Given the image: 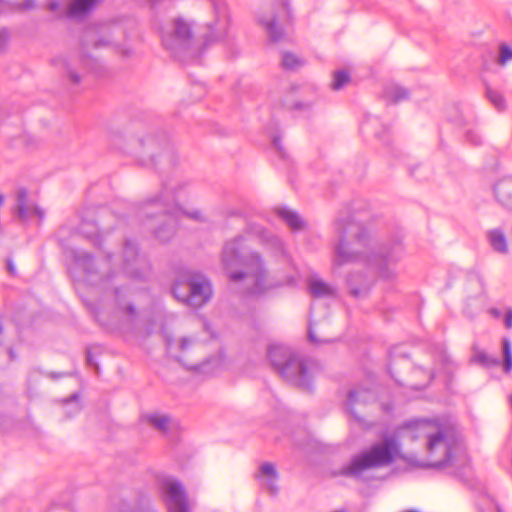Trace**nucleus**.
Wrapping results in <instances>:
<instances>
[{
	"label": "nucleus",
	"mask_w": 512,
	"mask_h": 512,
	"mask_svg": "<svg viewBox=\"0 0 512 512\" xmlns=\"http://www.w3.org/2000/svg\"><path fill=\"white\" fill-rule=\"evenodd\" d=\"M4 203V197L3 195L0 194V207L3 205Z\"/></svg>",
	"instance_id": "52"
},
{
	"label": "nucleus",
	"mask_w": 512,
	"mask_h": 512,
	"mask_svg": "<svg viewBox=\"0 0 512 512\" xmlns=\"http://www.w3.org/2000/svg\"><path fill=\"white\" fill-rule=\"evenodd\" d=\"M512 61V47L506 43H501L498 53V64L501 66L506 65Z\"/></svg>",
	"instance_id": "36"
},
{
	"label": "nucleus",
	"mask_w": 512,
	"mask_h": 512,
	"mask_svg": "<svg viewBox=\"0 0 512 512\" xmlns=\"http://www.w3.org/2000/svg\"><path fill=\"white\" fill-rule=\"evenodd\" d=\"M275 213L293 232H298L306 226V222L301 216L287 206L277 207Z\"/></svg>",
	"instance_id": "18"
},
{
	"label": "nucleus",
	"mask_w": 512,
	"mask_h": 512,
	"mask_svg": "<svg viewBox=\"0 0 512 512\" xmlns=\"http://www.w3.org/2000/svg\"><path fill=\"white\" fill-rule=\"evenodd\" d=\"M247 238L239 235L225 243L221 261L229 281L244 294L260 296L270 290L295 285L292 275L276 278L269 274L260 253L250 250Z\"/></svg>",
	"instance_id": "5"
},
{
	"label": "nucleus",
	"mask_w": 512,
	"mask_h": 512,
	"mask_svg": "<svg viewBox=\"0 0 512 512\" xmlns=\"http://www.w3.org/2000/svg\"><path fill=\"white\" fill-rule=\"evenodd\" d=\"M204 328L205 330L211 335L212 338L215 337V334L214 332L211 330V326L207 323L204 324Z\"/></svg>",
	"instance_id": "48"
},
{
	"label": "nucleus",
	"mask_w": 512,
	"mask_h": 512,
	"mask_svg": "<svg viewBox=\"0 0 512 512\" xmlns=\"http://www.w3.org/2000/svg\"><path fill=\"white\" fill-rule=\"evenodd\" d=\"M165 340L168 354L198 374L212 376L220 372L226 365L222 351H219L217 355L211 356L201 363L188 365L185 362L184 357L194 349L198 348L200 346L199 343L195 339L189 337H182L179 340H174L166 334Z\"/></svg>",
	"instance_id": "9"
},
{
	"label": "nucleus",
	"mask_w": 512,
	"mask_h": 512,
	"mask_svg": "<svg viewBox=\"0 0 512 512\" xmlns=\"http://www.w3.org/2000/svg\"><path fill=\"white\" fill-rule=\"evenodd\" d=\"M213 9L214 19L206 24L204 43L194 37L191 25L183 18H176L169 28L161 32L163 47L181 62H197L203 52V45L223 40L230 27V15L224 0H208Z\"/></svg>",
	"instance_id": "6"
},
{
	"label": "nucleus",
	"mask_w": 512,
	"mask_h": 512,
	"mask_svg": "<svg viewBox=\"0 0 512 512\" xmlns=\"http://www.w3.org/2000/svg\"><path fill=\"white\" fill-rule=\"evenodd\" d=\"M281 106L284 107L285 109L299 112L303 116H308L313 110L312 102L295 101L290 99V96H287L282 101Z\"/></svg>",
	"instance_id": "28"
},
{
	"label": "nucleus",
	"mask_w": 512,
	"mask_h": 512,
	"mask_svg": "<svg viewBox=\"0 0 512 512\" xmlns=\"http://www.w3.org/2000/svg\"><path fill=\"white\" fill-rule=\"evenodd\" d=\"M504 325L506 328H512V308H508L506 310V314L504 317Z\"/></svg>",
	"instance_id": "43"
},
{
	"label": "nucleus",
	"mask_w": 512,
	"mask_h": 512,
	"mask_svg": "<svg viewBox=\"0 0 512 512\" xmlns=\"http://www.w3.org/2000/svg\"><path fill=\"white\" fill-rule=\"evenodd\" d=\"M486 97L498 111H503L505 109V99L499 91L492 88H487Z\"/></svg>",
	"instance_id": "34"
},
{
	"label": "nucleus",
	"mask_w": 512,
	"mask_h": 512,
	"mask_svg": "<svg viewBox=\"0 0 512 512\" xmlns=\"http://www.w3.org/2000/svg\"><path fill=\"white\" fill-rule=\"evenodd\" d=\"M316 333H317L316 324L313 322V320H311L309 323V329H308L309 341L314 344L330 343L332 341L329 338H318Z\"/></svg>",
	"instance_id": "37"
},
{
	"label": "nucleus",
	"mask_w": 512,
	"mask_h": 512,
	"mask_svg": "<svg viewBox=\"0 0 512 512\" xmlns=\"http://www.w3.org/2000/svg\"><path fill=\"white\" fill-rule=\"evenodd\" d=\"M472 361L479 363L486 368L496 367L500 364L499 358L491 356L480 349L474 350Z\"/></svg>",
	"instance_id": "29"
},
{
	"label": "nucleus",
	"mask_w": 512,
	"mask_h": 512,
	"mask_svg": "<svg viewBox=\"0 0 512 512\" xmlns=\"http://www.w3.org/2000/svg\"><path fill=\"white\" fill-rule=\"evenodd\" d=\"M265 132L271 140V148L274 153L281 159H286L287 154L281 144V136L278 121L275 116L272 117L270 122L265 127Z\"/></svg>",
	"instance_id": "19"
},
{
	"label": "nucleus",
	"mask_w": 512,
	"mask_h": 512,
	"mask_svg": "<svg viewBox=\"0 0 512 512\" xmlns=\"http://www.w3.org/2000/svg\"><path fill=\"white\" fill-rule=\"evenodd\" d=\"M54 62L55 65H61L65 69L69 80L73 84H78L80 82L81 76L76 71L74 61L72 59L56 58Z\"/></svg>",
	"instance_id": "30"
},
{
	"label": "nucleus",
	"mask_w": 512,
	"mask_h": 512,
	"mask_svg": "<svg viewBox=\"0 0 512 512\" xmlns=\"http://www.w3.org/2000/svg\"><path fill=\"white\" fill-rule=\"evenodd\" d=\"M488 241L495 252L505 254L508 251L507 240L501 229H493L487 233Z\"/></svg>",
	"instance_id": "24"
},
{
	"label": "nucleus",
	"mask_w": 512,
	"mask_h": 512,
	"mask_svg": "<svg viewBox=\"0 0 512 512\" xmlns=\"http://www.w3.org/2000/svg\"><path fill=\"white\" fill-rule=\"evenodd\" d=\"M59 6H60L59 2H58V1H55V0L50 1V2L48 3V9H49L50 11H52V12L57 11V10H58V8H59Z\"/></svg>",
	"instance_id": "45"
},
{
	"label": "nucleus",
	"mask_w": 512,
	"mask_h": 512,
	"mask_svg": "<svg viewBox=\"0 0 512 512\" xmlns=\"http://www.w3.org/2000/svg\"><path fill=\"white\" fill-rule=\"evenodd\" d=\"M255 478L259 486L270 495H276L278 493L279 475L274 464L270 462L260 464L255 473Z\"/></svg>",
	"instance_id": "15"
},
{
	"label": "nucleus",
	"mask_w": 512,
	"mask_h": 512,
	"mask_svg": "<svg viewBox=\"0 0 512 512\" xmlns=\"http://www.w3.org/2000/svg\"><path fill=\"white\" fill-rule=\"evenodd\" d=\"M11 424H14V420L10 417L4 416L1 418L0 426L3 430H8L9 426Z\"/></svg>",
	"instance_id": "44"
},
{
	"label": "nucleus",
	"mask_w": 512,
	"mask_h": 512,
	"mask_svg": "<svg viewBox=\"0 0 512 512\" xmlns=\"http://www.w3.org/2000/svg\"><path fill=\"white\" fill-rule=\"evenodd\" d=\"M270 42L277 43L286 38L285 24L290 20L288 0H281L276 7H266L256 15Z\"/></svg>",
	"instance_id": "10"
},
{
	"label": "nucleus",
	"mask_w": 512,
	"mask_h": 512,
	"mask_svg": "<svg viewBox=\"0 0 512 512\" xmlns=\"http://www.w3.org/2000/svg\"><path fill=\"white\" fill-rule=\"evenodd\" d=\"M433 376H434V374L431 373L428 375V378L431 379Z\"/></svg>",
	"instance_id": "56"
},
{
	"label": "nucleus",
	"mask_w": 512,
	"mask_h": 512,
	"mask_svg": "<svg viewBox=\"0 0 512 512\" xmlns=\"http://www.w3.org/2000/svg\"><path fill=\"white\" fill-rule=\"evenodd\" d=\"M63 374H59V373H51L50 374V377H52L53 379H57L59 377H61Z\"/></svg>",
	"instance_id": "50"
},
{
	"label": "nucleus",
	"mask_w": 512,
	"mask_h": 512,
	"mask_svg": "<svg viewBox=\"0 0 512 512\" xmlns=\"http://www.w3.org/2000/svg\"><path fill=\"white\" fill-rule=\"evenodd\" d=\"M398 436L424 444L427 458L422 467L447 470L450 474L464 479L469 469V457L464 444L448 435L447 428L438 419H415L400 425L396 434L385 435L367 450L354 456L341 468L340 474L360 478L362 473L373 468L392 464L401 453Z\"/></svg>",
	"instance_id": "2"
},
{
	"label": "nucleus",
	"mask_w": 512,
	"mask_h": 512,
	"mask_svg": "<svg viewBox=\"0 0 512 512\" xmlns=\"http://www.w3.org/2000/svg\"><path fill=\"white\" fill-rule=\"evenodd\" d=\"M98 32L96 27H90L84 32L81 43V55L78 59V63L83 69L95 73L97 72L98 61L87 52L90 43H92L95 48L107 47L111 44L109 39L98 36Z\"/></svg>",
	"instance_id": "12"
},
{
	"label": "nucleus",
	"mask_w": 512,
	"mask_h": 512,
	"mask_svg": "<svg viewBox=\"0 0 512 512\" xmlns=\"http://www.w3.org/2000/svg\"><path fill=\"white\" fill-rule=\"evenodd\" d=\"M170 417L162 413H151L143 416L142 421L158 431L165 432L170 424Z\"/></svg>",
	"instance_id": "27"
},
{
	"label": "nucleus",
	"mask_w": 512,
	"mask_h": 512,
	"mask_svg": "<svg viewBox=\"0 0 512 512\" xmlns=\"http://www.w3.org/2000/svg\"><path fill=\"white\" fill-rule=\"evenodd\" d=\"M120 512H156L155 510L151 509L150 507L148 508H145V509H142V510H138V511H132L130 510L129 508H124L122 509Z\"/></svg>",
	"instance_id": "46"
},
{
	"label": "nucleus",
	"mask_w": 512,
	"mask_h": 512,
	"mask_svg": "<svg viewBox=\"0 0 512 512\" xmlns=\"http://www.w3.org/2000/svg\"><path fill=\"white\" fill-rule=\"evenodd\" d=\"M7 269L11 274L15 273V266L13 265L12 261H7Z\"/></svg>",
	"instance_id": "47"
},
{
	"label": "nucleus",
	"mask_w": 512,
	"mask_h": 512,
	"mask_svg": "<svg viewBox=\"0 0 512 512\" xmlns=\"http://www.w3.org/2000/svg\"><path fill=\"white\" fill-rule=\"evenodd\" d=\"M333 265L363 266L347 276L350 294L356 298L365 294L375 276L392 280L397 275L396 264L402 256L400 241L380 244L372 233L350 211L341 212L334 222Z\"/></svg>",
	"instance_id": "3"
},
{
	"label": "nucleus",
	"mask_w": 512,
	"mask_h": 512,
	"mask_svg": "<svg viewBox=\"0 0 512 512\" xmlns=\"http://www.w3.org/2000/svg\"><path fill=\"white\" fill-rule=\"evenodd\" d=\"M267 358L275 371L288 383L310 390L313 374L309 362L287 345L271 343Z\"/></svg>",
	"instance_id": "7"
},
{
	"label": "nucleus",
	"mask_w": 512,
	"mask_h": 512,
	"mask_svg": "<svg viewBox=\"0 0 512 512\" xmlns=\"http://www.w3.org/2000/svg\"><path fill=\"white\" fill-rule=\"evenodd\" d=\"M309 292L314 297H327L335 294V288L320 279H313L309 283Z\"/></svg>",
	"instance_id": "26"
},
{
	"label": "nucleus",
	"mask_w": 512,
	"mask_h": 512,
	"mask_svg": "<svg viewBox=\"0 0 512 512\" xmlns=\"http://www.w3.org/2000/svg\"><path fill=\"white\" fill-rule=\"evenodd\" d=\"M413 387H414L415 389H421V388H423V387H424V385H423V386H413Z\"/></svg>",
	"instance_id": "54"
},
{
	"label": "nucleus",
	"mask_w": 512,
	"mask_h": 512,
	"mask_svg": "<svg viewBox=\"0 0 512 512\" xmlns=\"http://www.w3.org/2000/svg\"><path fill=\"white\" fill-rule=\"evenodd\" d=\"M194 196L190 182H163L161 190L141 204L123 203L126 212L116 213L117 227L138 224L150 230L160 242H168L175 235L182 216L196 222H207V217L201 210H187L182 207L183 203Z\"/></svg>",
	"instance_id": "4"
},
{
	"label": "nucleus",
	"mask_w": 512,
	"mask_h": 512,
	"mask_svg": "<svg viewBox=\"0 0 512 512\" xmlns=\"http://www.w3.org/2000/svg\"><path fill=\"white\" fill-rule=\"evenodd\" d=\"M466 140L473 145H480L482 143V137L478 131L469 129L465 133Z\"/></svg>",
	"instance_id": "38"
},
{
	"label": "nucleus",
	"mask_w": 512,
	"mask_h": 512,
	"mask_svg": "<svg viewBox=\"0 0 512 512\" xmlns=\"http://www.w3.org/2000/svg\"><path fill=\"white\" fill-rule=\"evenodd\" d=\"M86 363L90 368H94L96 373H99V365L96 362L91 349H87L86 351Z\"/></svg>",
	"instance_id": "40"
},
{
	"label": "nucleus",
	"mask_w": 512,
	"mask_h": 512,
	"mask_svg": "<svg viewBox=\"0 0 512 512\" xmlns=\"http://www.w3.org/2000/svg\"><path fill=\"white\" fill-rule=\"evenodd\" d=\"M509 400H510V405L512 406V395L510 396Z\"/></svg>",
	"instance_id": "57"
},
{
	"label": "nucleus",
	"mask_w": 512,
	"mask_h": 512,
	"mask_svg": "<svg viewBox=\"0 0 512 512\" xmlns=\"http://www.w3.org/2000/svg\"><path fill=\"white\" fill-rule=\"evenodd\" d=\"M398 350H399V347H395V348H393L392 350H390V352H389L390 362H393V361H394V359H395L396 355H402L403 357H406V354H405V353L398 352ZM391 364H392V363H390V366H389V368H388V371H389V373H390L391 377H392V378H394V375H393V372H392V369H391Z\"/></svg>",
	"instance_id": "42"
},
{
	"label": "nucleus",
	"mask_w": 512,
	"mask_h": 512,
	"mask_svg": "<svg viewBox=\"0 0 512 512\" xmlns=\"http://www.w3.org/2000/svg\"><path fill=\"white\" fill-rule=\"evenodd\" d=\"M361 133L364 135H374L382 139L388 131V126L384 124L377 116L367 115L360 126Z\"/></svg>",
	"instance_id": "20"
},
{
	"label": "nucleus",
	"mask_w": 512,
	"mask_h": 512,
	"mask_svg": "<svg viewBox=\"0 0 512 512\" xmlns=\"http://www.w3.org/2000/svg\"><path fill=\"white\" fill-rule=\"evenodd\" d=\"M374 393L370 390L358 389L350 390L346 399V410L355 418H359L356 412V406L361 403H368L374 400Z\"/></svg>",
	"instance_id": "16"
},
{
	"label": "nucleus",
	"mask_w": 512,
	"mask_h": 512,
	"mask_svg": "<svg viewBox=\"0 0 512 512\" xmlns=\"http://www.w3.org/2000/svg\"><path fill=\"white\" fill-rule=\"evenodd\" d=\"M14 213L22 221L37 219L38 222H41L44 218V211L28 197L27 191L24 188L18 189L16 193Z\"/></svg>",
	"instance_id": "14"
},
{
	"label": "nucleus",
	"mask_w": 512,
	"mask_h": 512,
	"mask_svg": "<svg viewBox=\"0 0 512 512\" xmlns=\"http://www.w3.org/2000/svg\"><path fill=\"white\" fill-rule=\"evenodd\" d=\"M9 357H10L11 360H13L15 358L14 352H13L12 349H9Z\"/></svg>",
	"instance_id": "51"
},
{
	"label": "nucleus",
	"mask_w": 512,
	"mask_h": 512,
	"mask_svg": "<svg viewBox=\"0 0 512 512\" xmlns=\"http://www.w3.org/2000/svg\"><path fill=\"white\" fill-rule=\"evenodd\" d=\"M2 331H3V326H2V324L0 323V334L2 333Z\"/></svg>",
	"instance_id": "55"
},
{
	"label": "nucleus",
	"mask_w": 512,
	"mask_h": 512,
	"mask_svg": "<svg viewBox=\"0 0 512 512\" xmlns=\"http://www.w3.org/2000/svg\"><path fill=\"white\" fill-rule=\"evenodd\" d=\"M246 234L251 237H256L259 241L266 245L276 256L286 258L287 252L283 241L276 235L266 230L263 226L257 223H248L246 226Z\"/></svg>",
	"instance_id": "13"
},
{
	"label": "nucleus",
	"mask_w": 512,
	"mask_h": 512,
	"mask_svg": "<svg viewBox=\"0 0 512 512\" xmlns=\"http://www.w3.org/2000/svg\"><path fill=\"white\" fill-rule=\"evenodd\" d=\"M281 64L286 70H297L305 64V60L294 53L283 52Z\"/></svg>",
	"instance_id": "31"
},
{
	"label": "nucleus",
	"mask_w": 512,
	"mask_h": 512,
	"mask_svg": "<svg viewBox=\"0 0 512 512\" xmlns=\"http://www.w3.org/2000/svg\"><path fill=\"white\" fill-rule=\"evenodd\" d=\"M172 293L177 300L190 307L199 308L210 300L212 286L204 274L185 270L176 280Z\"/></svg>",
	"instance_id": "8"
},
{
	"label": "nucleus",
	"mask_w": 512,
	"mask_h": 512,
	"mask_svg": "<svg viewBox=\"0 0 512 512\" xmlns=\"http://www.w3.org/2000/svg\"><path fill=\"white\" fill-rule=\"evenodd\" d=\"M100 0H73L67 9L69 17H81L88 14Z\"/></svg>",
	"instance_id": "23"
},
{
	"label": "nucleus",
	"mask_w": 512,
	"mask_h": 512,
	"mask_svg": "<svg viewBox=\"0 0 512 512\" xmlns=\"http://www.w3.org/2000/svg\"><path fill=\"white\" fill-rule=\"evenodd\" d=\"M491 314L494 316V317H499L500 316V311L498 309H491Z\"/></svg>",
	"instance_id": "49"
},
{
	"label": "nucleus",
	"mask_w": 512,
	"mask_h": 512,
	"mask_svg": "<svg viewBox=\"0 0 512 512\" xmlns=\"http://www.w3.org/2000/svg\"><path fill=\"white\" fill-rule=\"evenodd\" d=\"M494 194L503 206L512 208V177L499 180L494 186Z\"/></svg>",
	"instance_id": "22"
},
{
	"label": "nucleus",
	"mask_w": 512,
	"mask_h": 512,
	"mask_svg": "<svg viewBox=\"0 0 512 512\" xmlns=\"http://www.w3.org/2000/svg\"><path fill=\"white\" fill-rule=\"evenodd\" d=\"M9 41V31L5 28L0 29V50L6 48Z\"/></svg>",
	"instance_id": "41"
},
{
	"label": "nucleus",
	"mask_w": 512,
	"mask_h": 512,
	"mask_svg": "<svg viewBox=\"0 0 512 512\" xmlns=\"http://www.w3.org/2000/svg\"><path fill=\"white\" fill-rule=\"evenodd\" d=\"M63 408L68 418L76 415L81 410L79 394L73 393L69 398L63 400Z\"/></svg>",
	"instance_id": "32"
},
{
	"label": "nucleus",
	"mask_w": 512,
	"mask_h": 512,
	"mask_svg": "<svg viewBox=\"0 0 512 512\" xmlns=\"http://www.w3.org/2000/svg\"><path fill=\"white\" fill-rule=\"evenodd\" d=\"M108 227H101L97 223H88L86 220H83L79 226V231L85 237L89 238L91 242L99 248H102L105 240V233L107 232Z\"/></svg>",
	"instance_id": "17"
},
{
	"label": "nucleus",
	"mask_w": 512,
	"mask_h": 512,
	"mask_svg": "<svg viewBox=\"0 0 512 512\" xmlns=\"http://www.w3.org/2000/svg\"><path fill=\"white\" fill-rule=\"evenodd\" d=\"M390 409H391V408H390L388 405H385V406H384V410H385V411H390Z\"/></svg>",
	"instance_id": "53"
},
{
	"label": "nucleus",
	"mask_w": 512,
	"mask_h": 512,
	"mask_svg": "<svg viewBox=\"0 0 512 512\" xmlns=\"http://www.w3.org/2000/svg\"><path fill=\"white\" fill-rule=\"evenodd\" d=\"M64 254L74 282H83L105 293L112 292L114 308L109 316L102 310L91 308L101 326L124 335L149 334L154 330V324L135 308L131 288L124 283L126 279L145 280L151 272L150 263L139 253L137 243L126 238L119 257L105 251V257L99 263L82 249H66Z\"/></svg>",
	"instance_id": "1"
},
{
	"label": "nucleus",
	"mask_w": 512,
	"mask_h": 512,
	"mask_svg": "<svg viewBox=\"0 0 512 512\" xmlns=\"http://www.w3.org/2000/svg\"><path fill=\"white\" fill-rule=\"evenodd\" d=\"M36 0H24L21 3H14L13 8L18 11L31 10L35 7Z\"/></svg>",
	"instance_id": "39"
},
{
	"label": "nucleus",
	"mask_w": 512,
	"mask_h": 512,
	"mask_svg": "<svg viewBox=\"0 0 512 512\" xmlns=\"http://www.w3.org/2000/svg\"><path fill=\"white\" fill-rule=\"evenodd\" d=\"M350 80L349 74L344 70L335 71L333 74V80L331 83V88L333 90L342 89Z\"/></svg>",
	"instance_id": "35"
},
{
	"label": "nucleus",
	"mask_w": 512,
	"mask_h": 512,
	"mask_svg": "<svg viewBox=\"0 0 512 512\" xmlns=\"http://www.w3.org/2000/svg\"><path fill=\"white\" fill-rule=\"evenodd\" d=\"M503 370L508 373L512 370V344L508 338L502 339Z\"/></svg>",
	"instance_id": "33"
},
{
	"label": "nucleus",
	"mask_w": 512,
	"mask_h": 512,
	"mask_svg": "<svg viewBox=\"0 0 512 512\" xmlns=\"http://www.w3.org/2000/svg\"><path fill=\"white\" fill-rule=\"evenodd\" d=\"M140 144H141L142 148L144 149L145 153H147L148 158H149L148 162L151 165L157 166L162 159H167V158H169L172 161L173 153L171 150H167L164 153L159 154V155H154L152 153V147H154V146L161 147L163 144L162 140H157L156 138L149 136V137H146L145 139H142Z\"/></svg>",
	"instance_id": "21"
},
{
	"label": "nucleus",
	"mask_w": 512,
	"mask_h": 512,
	"mask_svg": "<svg viewBox=\"0 0 512 512\" xmlns=\"http://www.w3.org/2000/svg\"><path fill=\"white\" fill-rule=\"evenodd\" d=\"M158 487L169 512H190L186 490L177 478L162 475L158 478Z\"/></svg>",
	"instance_id": "11"
},
{
	"label": "nucleus",
	"mask_w": 512,
	"mask_h": 512,
	"mask_svg": "<svg viewBox=\"0 0 512 512\" xmlns=\"http://www.w3.org/2000/svg\"><path fill=\"white\" fill-rule=\"evenodd\" d=\"M383 96L389 102L399 103L408 98L409 92L406 88L398 84L391 83L385 87Z\"/></svg>",
	"instance_id": "25"
},
{
	"label": "nucleus",
	"mask_w": 512,
	"mask_h": 512,
	"mask_svg": "<svg viewBox=\"0 0 512 512\" xmlns=\"http://www.w3.org/2000/svg\"><path fill=\"white\" fill-rule=\"evenodd\" d=\"M497 512H503V510L501 508H497Z\"/></svg>",
	"instance_id": "58"
}]
</instances>
